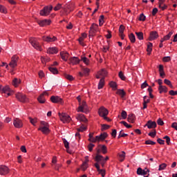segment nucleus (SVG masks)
Returning <instances> with one entry per match:
<instances>
[{
	"instance_id": "48",
	"label": "nucleus",
	"mask_w": 177,
	"mask_h": 177,
	"mask_svg": "<svg viewBox=\"0 0 177 177\" xmlns=\"http://www.w3.org/2000/svg\"><path fill=\"white\" fill-rule=\"evenodd\" d=\"M167 168V164L162 163L159 166L158 171H162V169H165Z\"/></svg>"
},
{
	"instance_id": "12",
	"label": "nucleus",
	"mask_w": 177,
	"mask_h": 177,
	"mask_svg": "<svg viewBox=\"0 0 177 177\" xmlns=\"http://www.w3.org/2000/svg\"><path fill=\"white\" fill-rule=\"evenodd\" d=\"M13 125L15 128H22L23 127V122L21 121V120L16 118L14 119L13 120Z\"/></svg>"
},
{
	"instance_id": "35",
	"label": "nucleus",
	"mask_w": 177,
	"mask_h": 177,
	"mask_svg": "<svg viewBox=\"0 0 177 177\" xmlns=\"http://www.w3.org/2000/svg\"><path fill=\"white\" fill-rule=\"evenodd\" d=\"M136 35L137 36V38L140 41H142V39H143V32H136Z\"/></svg>"
},
{
	"instance_id": "46",
	"label": "nucleus",
	"mask_w": 177,
	"mask_h": 177,
	"mask_svg": "<svg viewBox=\"0 0 177 177\" xmlns=\"http://www.w3.org/2000/svg\"><path fill=\"white\" fill-rule=\"evenodd\" d=\"M29 121L32 125H35V124H37V118H29Z\"/></svg>"
},
{
	"instance_id": "8",
	"label": "nucleus",
	"mask_w": 177,
	"mask_h": 177,
	"mask_svg": "<svg viewBox=\"0 0 177 177\" xmlns=\"http://www.w3.org/2000/svg\"><path fill=\"white\" fill-rule=\"evenodd\" d=\"M17 62H19V57L17 55H14L11 58V62L9 63L10 67L15 68L17 66Z\"/></svg>"
},
{
	"instance_id": "51",
	"label": "nucleus",
	"mask_w": 177,
	"mask_h": 177,
	"mask_svg": "<svg viewBox=\"0 0 177 177\" xmlns=\"http://www.w3.org/2000/svg\"><path fill=\"white\" fill-rule=\"evenodd\" d=\"M120 124H123V125H124V127H126V128H128V129L132 128V126H131V124H128L127 122H125V121H122V122H120Z\"/></svg>"
},
{
	"instance_id": "7",
	"label": "nucleus",
	"mask_w": 177,
	"mask_h": 177,
	"mask_svg": "<svg viewBox=\"0 0 177 177\" xmlns=\"http://www.w3.org/2000/svg\"><path fill=\"white\" fill-rule=\"evenodd\" d=\"M150 171L145 168V169H142V168L139 167L137 169V175H143L144 177H149V174Z\"/></svg>"
},
{
	"instance_id": "50",
	"label": "nucleus",
	"mask_w": 177,
	"mask_h": 177,
	"mask_svg": "<svg viewBox=\"0 0 177 177\" xmlns=\"http://www.w3.org/2000/svg\"><path fill=\"white\" fill-rule=\"evenodd\" d=\"M63 9V6H62V4L58 3L55 8H54V10L57 11V10H60V9Z\"/></svg>"
},
{
	"instance_id": "1",
	"label": "nucleus",
	"mask_w": 177,
	"mask_h": 177,
	"mask_svg": "<svg viewBox=\"0 0 177 177\" xmlns=\"http://www.w3.org/2000/svg\"><path fill=\"white\" fill-rule=\"evenodd\" d=\"M29 42L35 49H37V50H42V47H41L39 42L37 41V39L32 37L29 39Z\"/></svg>"
},
{
	"instance_id": "33",
	"label": "nucleus",
	"mask_w": 177,
	"mask_h": 177,
	"mask_svg": "<svg viewBox=\"0 0 177 177\" xmlns=\"http://www.w3.org/2000/svg\"><path fill=\"white\" fill-rule=\"evenodd\" d=\"M104 86V77H102L98 84V89H102Z\"/></svg>"
},
{
	"instance_id": "57",
	"label": "nucleus",
	"mask_w": 177,
	"mask_h": 177,
	"mask_svg": "<svg viewBox=\"0 0 177 177\" xmlns=\"http://www.w3.org/2000/svg\"><path fill=\"white\" fill-rule=\"evenodd\" d=\"M93 147H95V145L93 144V143H90V144L88 145V151H92V150H93Z\"/></svg>"
},
{
	"instance_id": "15",
	"label": "nucleus",
	"mask_w": 177,
	"mask_h": 177,
	"mask_svg": "<svg viewBox=\"0 0 177 177\" xmlns=\"http://www.w3.org/2000/svg\"><path fill=\"white\" fill-rule=\"evenodd\" d=\"M9 174V168L5 165L0 166V175H8Z\"/></svg>"
},
{
	"instance_id": "60",
	"label": "nucleus",
	"mask_w": 177,
	"mask_h": 177,
	"mask_svg": "<svg viewBox=\"0 0 177 177\" xmlns=\"http://www.w3.org/2000/svg\"><path fill=\"white\" fill-rule=\"evenodd\" d=\"M78 132H84V131H86V127L84 126L80 127L79 129H77Z\"/></svg>"
},
{
	"instance_id": "30",
	"label": "nucleus",
	"mask_w": 177,
	"mask_h": 177,
	"mask_svg": "<svg viewBox=\"0 0 177 177\" xmlns=\"http://www.w3.org/2000/svg\"><path fill=\"white\" fill-rule=\"evenodd\" d=\"M129 38L131 44H135V42L136 41V37H135V35H133V33H131L129 35Z\"/></svg>"
},
{
	"instance_id": "34",
	"label": "nucleus",
	"mask_w": 177,
	"mask_h": 177,
	"mask_svg": "<svg viewBox=\"0 0 177 177\" xmlns=\"http://www.w3.org/2000/svg\"><path fill=\"white\" fill-rule=\"evenodd\" d=\"M88 142H91L92 143H96V142L99 141V136H95V138L93 137L91 138H88Z\"/></svg>"
},
{
	"instance_id": "11",
	"label": "nucleus",
	"mask_w": 177,
	"mask_h": 177,
	"mask_svg": "<svg viewBox=\"0 0 177 177\" xmlns=\"http://www.w3.org/2000/svg\"><path fill=\"white\" fill-rule=\"evenodd\" d=\"M95 160L97 162H100L102 167H104V164H106V160H104V158L103 157V156L100 154H96Z\"/></svg>"
},
{
	"instance_id": "20",
	"label": "nucleus",
	"mask_w": 177,
	"mask_h": 177,
	"mask_svg": "<svg viewBox=\"0 0 177 177\" xmlns=\"http://www.w3.org/2000/svg\"><path fill=\"white\" fill-rule=\"evenodd\" d=\"M158 37V33L156 31H152L150 32L149 41H154V39H157Z\"/></svg>"
},
{
	"instance_id": "59",
	"label": "nucleus",
	"mask_w": 177,
	"mask_h": 177,
	"mask_svg": "<svg viewBox=\"0 0 177 177\" xmlns=\"http://www.w3.org/2000/svg\"><path fill=\"white\" fill-rule=\"evenodd\" d=\"M0 12L1 13H6V8L2 5H0Z\"/></svg>"
},
{
	"instance_id": "41",
	"label": "nucleus",
	"mask_w": 177,
	"mask_h": 177,
	"mask_svg": "<svg viewBox=\"0 0 177 177\" xmlns=\"http://www.w3.org/2000/svg\"><path fill=\"white\" fill-rule=\"evenodd\" d=\"M71 6L68 4H66L64 7H62L63 10H64V12H68V10H70V12H71V10L70 9Z\"/></svg>"
},
{
	"instance_id": "40",
	"label": "nucleus",
	"mask_w": 177,
	"mask_h": 177,
	"mask_svg": "<svg viewBox=\"0 0 177 177\" xmlns=\"http://www.w3.org/2000/svg\"><path fill=\"white\" fill-rule=\"evenodd\" d=\"M118 75L120 80H122V81H125L127 77H125V75H124V73H122V71L119 72Z\"/></svg>"
},
{
	"instance_id": "18",
	"label": "nucleus",
	"mask_w": 177,
	"mask_h": 177,
	"mask_svg": "<svg viewBox=\"0 0 177 177\" xmlns=\"http://www.w3.org/2000/svg\"><path fill=\"white\" fill-rule=\"evenodd\" d=\"M80 62H81V60L77 57H73L68 60L69 64H73V66L80 64Z\"/></svg>"
},
{
	"instance_id": "17",
	"label": "nucleus",
	"mask_w": 177,
	"mask_h": 177,
	"mask_svg": "<svg viewBox=\"0 0 177 177\" xmlns=\"http://www.w3.org/2000/svg\"><path fill=\"white\" fill-rule=\"evenodd\" d=\"M145 127H147L149 129H153V128L157 127V123L156 122H153L151 120H149Z\"/></svg>"
},
{
	"instance_id": "64",
	"label": "nucleus",
	"mask_w": 177,
	"mask_h": 177,
	"mask_svg": "<svg viewBox=\"0 0 177 177\" xmlns=\"http://www.w3.org/2000/svg\"><path fill=\"white\" fill-rule=\"evenodd\" d=\"M162 61L165 62H171V57H163Z\"/></svg>"
},
{
	"instance_id": "62",
	"label": "nucleus",
	"mask_w": 177,
	"mask_h": 177,
	"mask_svg": "<svg viewBox=\"0 0 177 177\" xmlns=\"http://www.w3.org/2000/svg\"><path fill=\"white\" fill-rule=\"evenodd\" d=\"M145 145H156V142L148 140L145 141Z\"/></svg>"
},
{
	"instance_id": "36",
	"label": "nucleus",
	"mask_w": 177,
	"mask_h": 177,
	"mask_svg": "<svg viewBox=\"0 0 177 177\" xmlns=\"http://www.w3.org/2000/svg\"><path fill=\"white\" fill-rule=\"evenodd\" d=\"M48 70L50 71V73H52L53 74H57V73H59V71H57V68L53 67V66H50L48 68Z\"/></svg>"
},
{
	"instance_id": "55",
	"label": "nucleus",
	"mask_w": 177,
	"mask_h": 177,
	"mask_svg": "<svg viewBox=\"0 0 177 177\" xmlns=\"http://www.w3.org/2000/svg\"><path fill=\"white\" fill-rule=\"evenodd\" d=\"M125 30V27L123 25H120L119 28V32L120 34H124V30Z\"/></svg>"
},
{
	"instance_id": "49",
	"label": "nucleus",
	"mask_w": 177,
	"mask_h": 177,
	"mask_svg": "<svg viewBox=\"0 0 177 177\" xmlns=\"http://www.w3.org/2000/svg\"><path fill=\"white\" fill-rule=\"evenodd\" d=\"M65 78H66V80H68V81H73L74 80L73 75L68 74L65 75Z\"/></svg>"
},
{
	"instance_id": "13",
	"label": "nucleus",
	"mask_w": 177,
	"mask_h": 177,
	"mask_svg": "<svg viewBox=\"0 0 177 177\" xmlns=\"http://www.w3.org/2000/svg\"><path fill=\"white\" fill-rule=\"evenodd\" d=\"M52 23V21L50 19H44V20H40L37 21V24L40 27H45V26H49Z\"/></svg>"
},
{
	"instance_id": "37",
	"label": "nucleus",
	"mask_w": 177,
	"mask_h": 177,
	"mask_svg": "<svg viewBox=\"0 0 177 177\" xmlns=\"http://www.w3.org/2000/svg\"><path fill=\"white\" fill-rule=\"evenodd\" d=\"M19 84H20V80L19 79H17V78H15L13 80H12V85L15 87L18 86H19Z\"/></svg>"
},
{
	"instance_id": "19",
	"label": "nucleus",
	"mask_w": 177,
	"mask_h": 177,
	"mask_svg": "<svg viewBox=\"0 0 177 177\" xmlns=\"http://www.w3.org/2000/svg\"><path fill=\"white\" fill-rule=\"evenodd\" d=\"M43 41H45L46 42H55L57 38L56 37L53 36V37L50 36L45 37L44 36L42 37Z\"/></svg>"
},
{
	"instance_id": "53",
	"label": "nucleus",
	"mask_w": 177,
	"mask_h": 177,
	"mask_svg": "<svg viewBox=\"0 0 177 177\" xmlns=\"http://www.w3.org/2000/svg\"><path fill=\"white\" fill-rule=\"evenodd\" d=\"M98 172L100 175H102V177L106 176V170L104 169H100L98 170Z\"/></svg>"
},
{
	"instance_id": "3",
	"label": "nucleus",
	"mask_w": 177,
	"mask_h": 177,
	"mask_svg": "<svg viewBox=\"0 0 177 177\" xmlns=\"http://www.w3.org/2000/svg\"><path fill=\"white\" fill-rule=\"evenodd\" d=\"M16 97L17 100L21 103H27V102H28V98H27V96L21 93H17L16 94Z\"/></svg>"
},
{
	"instance_id": "52",
	"label": "nucleus",
	"mask_w": 177,
	"mask_h": 177,
	"mask_svg": "<svg viewBox=\"0 0 177 177\" xmlns=\"http://www.w3.org/2000/svg\"><path fill=\"white\" fill-rule=\"evenodd\" d=\"M101 150L103 154H106L107 153V147H106V145H102L101 147Z\"/></svg>"
},
{
	"instance_id": "42",
	"label": "nucleus",
	"mask_w": 177,
	"mask_h": 177,
	"mask_svg": "<svg viewBox=\"0 0 177 177\" xmlns=\"http://www.w3.org/2000/svg\"><path fill=\"white\" fill-rule=\"evenodd\" d=\"M172 34H174V32H169L168 33V35H167L166 36H165L163 38L165 41H168V39H169V38H171V37H172Z\"/></svg>"
},
{
	"instance_id": "21",
	"label": "nucleus",
	"mask_w": 177,
	"mask_h": 177,
	"mask_svg": "<svg viewBox=\"0 0 177 177\" xmlns=\"http://www.w3.org/2000/svg\"><path fill=\"white\" fill-rule=\"evenodd\" d=\"M60 56L61 58L62 59V60H64V62H67V60L68 59V57L70 56V54H68V53L67 52H61L60 53Z\"/></svg>"
},
{
	"instance_id": "61",
	"label": "nucleus",
	"mask_w": 177,
	"mask_h": 177,
	"mask_svg": "<svg viewBox=\"0 0 177 177\" xmlns=\"http://www.w3.org/2000/svg\"><path fill=\"white\" fill-rule=\"evenodd\" d=\"M148 135H149V136H151V138H155L156 135H157V133L156 132V130H154V131L150 132Z\"/></svg>"
},
{
	"instance_id": "58",
	"label": "nucleus",
	"mask_w": 177,
	"mask_h": 177,
	"mask_svg": "<svg viewBox=\"0 0 177 177\" xmlns=\"http://www.w3.org/2000/svg\"><path fill=\"white\" fill-rule=\"evenodd\" d=\"M84 37H80V38H79V39H78V41H79V44H80V45H82V46H84V45H85L84 44Z\"/></svg>"
},
{
	"instance_id": "47",
	"label": "nucleus",
	"mask_w": 177,
	"mask_h": 177,
	"mask_svg": "<svg viewBox=\"0 0 177 177\" xmlns=\"http://www.w3.org/2000/svg\"><path fill=\"white\" fill-rule=\"evenodd\" d=\"M87 168H88V163L86 162H84L82 165V169L83 171H86Z\"/></svg>"
},
{
	"instance_id": "14",
	"label": "nucleus",
	"mask_w": 177,
	"mask_h": 177,
	"mask_svg": "<svg viewBox=\"0 0 177 177\" xmlns=\"http://www.w3.org/2000/svg\"><path fill=\"white\" fill-rule=\"evenodd\" d=\"M45 96H49V93H48V91H44L42 94L39 95V97L37 98L38 102L40 103H45Z\"/></svg>"
},
{
	"instance_id": "6",
	"label": "nucleus",
	"mask_w": 177,
	"mask_h": 177,
	"mask_svg": "<svg viewBox=\"0 0 177 177\" xmlns=\"http://www.w3.org/2000/svg\"><path fill=\"white\" fill-rule=\"evenodd\" d=\"M86 102L83 101L79 104V107L77 108V111L80 113H85L86 114L88 113V111H85L86 109Z\"/></svg>"
},
{
	"instance_id": "32",
	"label": "nucleus",
	"mask_w": 177,
	"mask_h": 177,
	"mask_svg": "<svg viewBox=\"0 0 177 177\" xmlns=\"http://www.w3.org/2000/svg\"><path fill=\"white\" fill-rule=\"evenodd\" d=\"M109 85H110L111 88H112L113 91H117L118 85L115 82H111L109 83Z\"/></svg>"
},
{
	"instance_id": "10",
	"label": "nucleus",
	"mask_w": 177,
	"mask_h": 177,
	"mask_svg": "<svg viewBox=\"0 0 177 177\" xmlns=\"http://www.w3.org/2000/svg\"><path fill=\"white\" fill-rule=\"evenodd\" d=\"M98 114L100 117L104 118L109 115V110H107L104 106H101L99 109Z\"/></svg>"
},
{
	"instance_id": "9",
	"label": "nucleus",
	"mask_w": 177,
	"mask_h": 177,
	"mask_svg": "<svg viewBox=\"0 0 177 177\" xmlns=\"http://www.w3.org/2000/svg\"><path fill=\"white\" fill-rule=\"evenodd\" d=\"M97 28H99V26L95 24H93L90 28L89 37H94L97 31Z\"/></svg>"
},
{
	"instance_id": "4",
	"label": "nucleus",
	"mask_w": 177,
	"mask_h": 177,
	"mask_svg": "<svg viewBox=\"0 0 177 177\" xmlns=\"http://www.w3.org/2000/svg\"><path fill=\"white\" fill-rule=\"evenodd\" d=\"M53 9V7L52 6L48 8V6H46L44 8V9L40 10V15L41 16H48V15L52 12V10Z\"/></svg>"
},
{
	"instance_id": "5",
	"label": "nucleus",
	"mask_w": 177,
	"mask_h": 177,
	"mask_svg": "<svg viewBox=\"0 0 177 177\" xmlns=\"http://www.w3.org/2000/svg\"><path fill=\"white\" fill-rule=\"evenodd\" d=\"M11 91H12L9 86H6L5 87H2V85L0 84V92L4 93L6 95V97L10 96Z\"/></svg>"
},
{
	"instance_id": "24",
	"label": "nucleus",
	"mask_w": 177,
	"mask_h": 177,
	"mask_svg": "<svg viewBox=\"0 0 177 177\" xmlns=\"http://www.w3.org/2000/svg\"><path fill=\"white\" fill-rule=\"evenodd\" d=\"M77 118L79 121H82V122H88V119L83 114H78Z\"/></svg>"
},
{
	"instance_id": "31",
	"label": "nucleus",
	"mask_w": 177,
	"mask_h": 177,
	"mask_svg": "<svg viewBox=\"0 0 177 177\" xmlns=\"http://www.w3.org/2000/svg\"><path fill=\"white\" fill-rule=\"evenodd\" d=\"M81 61L86 66H89L90 61L86 57H81Z\"/></svg>"
},
{
	"instance_id": "54",
	"label": "nucleus",
	"mask_w": 177,
	"mask_h": 177,
	"mask_svg": "<svg viewBox=\"0 0 177 177\" xmlns=\"http://www.w3.org/2000/svg\"><path fill=\"white\" fill-rule=\"evenodd\" d=\"M139 20L140 21H145V20H146V16H145V14H140Z\"/></svg>"
},
{
	"instance_id": "43",
	"label": "nucleus",
	"mask_w": 177,
	"mask_h": 177,
	"mask_svg": "<svg viewBox=\"0 0 177 177\" xmlns=\"http://www.w3.org/2000/svg\"><path fill=\"white\" fill-rule=\"evenodd\" d=\"M165 84H166V85H168L169 86H170V88H174V86H172V83H171V81H169V80L168 79H165L164 80Z\"/></svg>"
},
{
	"instance_id": "29",
	"label": "nucleus",
	"mask_w": 177,
	"mask_h": 177,
	"mask_svg": "<svg viewBox=\"0 0 177 177\" xmlns=\"http://www.w3.org/2000/svg\"><path fill=\"white\" fill-rule=\"evenodd\" d=\"M98 74L99 75H100V77H102V78H104V77L107 75V71L104 69H102L100 71L98 72Z\"/></svg>"
},
{
	"instance_id": "28",
	"label": "nucleus",
	"mask_w": 177,
	"mask_h": 177,
	"mask_svg": "<svg viewBox=\"0 0 177 177\" xmlns=\"http://www.w3.org/2000/svg\"><path fill=\"white\" fill-rule=\"evenodd\" d=\"M151 50H153V43L149 42L147 48V51L148 52L147 55H151Z\"/></svg>"
},
{
	"instance_id": "45",
	"label": "nucleus",
	"mask_w": 177,
	"mask_h": 177,
	"mask_svg": "<svg viewBox=\"0 0 177 177\" xmlns=\"http://www.w3.org/2000/svg\"><path fill=\"white\" fill-rule=\"evenodd\" d=\"M104 20V15H100V19H99V23H100V26H103V23Z\"/></svg>"
},
{
	"instance_id": "22",
	"label": "nucleus",
	"mask_w": 177,
	"mask_h": 177,
	"mask_svg": "<svg viewBox=\"0 0 177 177\" xmlns=\"http://www.w3.org/2000/svg\"><path fill=\"white\" fill-rule=\"evenodd\" d=\"M136 118V116L133 113H131L128 115L127 120L129 122H131V124H133L135 122V120Z\"/></svg>"
},
{
	"instance_id": "44",
	"label": "nucleus",
	"mask_w": 177,
	"mask_h": 177,
	"mask_svg": "<svg viewBox=\"0 0 177 177\" xmlns=\"http://www.w3.org/2000/svg\"><path fill=\"white\" fill-rule=\"evenodd\" d=\"M127 116H128V114L127 113V111H122L121 117L122 118V119L126 120Z\"/></svg>"
},
{
	"instance_id": "39",
	"label": "nucleus",
	"mask_w": 177,
	"mask_h": 177,
	"mask_svg": "<svg viewBox=\"0 0 177 177\" xmlns=\"http://www.w3.org/2000/svg\"><path fill=\"white\" fill-rule=\"evenodd\" d=\"M120 161L122 162L125 159V151H122L120 154H119Z\"/></svg>"
},
{
	"instance_id": "38",
	"label": "nucleus",
	"mask_w": 177,
	"mask_h": 177,
	"mask_svg": "<svg viewBox=\"0 0 177 177\" xmlns=\"http://www.w3.org/2000/svg\"><path fill=\"white\" fill-rule=\"evenodd\" d=\"M116 93L117 95H120L121 97H124V96H125V91H124V90L118 89Z\"/></svg>"
},
{
	"instance_id": "26",
	"label": "nucleus",
	"mask_w": 177,
	"mask_h": 177,
	"mask_svg": "<svg viewBox=\"0 0 177 177\" xmlns=\"http://www.w3.org/2000/svg\"><path fill=\"white\" fill-rule=\"evenodd\" d=\"M158 91L159 93H162V92L167 93V92H168V88H167L165 86H159Z\"/></svg>"
},
{
	"instance_id": "27",
	"label": "nucleus",
	"mask_w": 177,
	"mask_h": 177,
	"mask_svg": "<svg viewBox=\"0 0 177 177\" xmlns=\"http://www.w3.org/2000/svg\"><path fill=\"white\" fill-rule=\"evenodd\" d=\"M98 136V140L99 142H100V140H104V139H106V138H107L109 136V134H107V133H101L100 136Z\"/></svg>"
},
{
	"instance_id": "23",
	"label": "nucleus",
	"mask_w": 177,
	"mask_h": 177,
	"mask_svg": "<svg viewBox=\"0 0 177 177\" xmlns=\"http://www.w3.org/2000/svg\"><path fill=\"white\" fill-rule=\"evenodd\" d=\"M47 53H49L50 55H55V53H57V48L51 47L48 48Z\"/></svg>"
},
{
	"instance_id": "63",
	"label": "nucleus",
	"mask_w": 177,
	"mask_h": 177,
	"mask_svg": "<svg viewBox=\"0 0 177 177\" xmlns=\"http://www.w3.org/2000/svg\"><path fill=\"white\" fill-rule=\"evenodd\" d=\"M157 124H158V125L162 126V125H164V121H162V120L161 118H159L157 120Z\"/></svg>"
},
{
	"instance_id": "16",
	"label": "nucleus",
	"mask_w": 177,
	"mask_h": 177,
	"mask_svg": "<svg viewBox=\"0 0 177 177\" xmlns=\"http://www.w3.org/2000/svg\"><path fill=\"white\" fill-rule=\"evenodd\" d=\"M50 100L53 103H59V104H63V100L58 96H51Z\"/></svg>"
},
{
	"instance_id": "2",
	"label": "nucleus",
	"mask_w": 177,
	"mask_h": 177,
	"mask_svg": "<svg viewBox=\"0 0 177 177\" xmlns=\"http://www.w3.org/2000/svg\"><path fill=\"white\" fill-rule=\"evenodd\" d=\"M58 114H59L60 120L62 122H64V124L70 122V121H71V118L68 114L64 113H59Z\"/></svg>"
},
{
	"instance_id": "25",
	"label": "nucleus",
	"mask_w": 177,
	"mask_h": 177,
	"mask_svg": "<svg viewBox=\"0 0 177 177\" xmlns=\"http://www.w3.org/2000/svg\"><path fill=\"white\" fill-rule=\"evenodd\" d=\"M39 131H41L43 133H49L50 132V130H49L48 127H41L39 128Z\"/></svg>"
},
{
	"instance_id": "56",
	"label": "nucleus",
	"mask_w": 177,
	"mask_h": 177,
	"mask_svg": "<svg viewBox=\"0 0 177 177\" xmlns=\"http://www.w3.org/2000/svg\"><path fill=\"white\" fill-rule=\"evenodd\" d=\"M64 145L66 149L69 148V143L68 142L66 138L63 139Z\"/></svg>"
}]
</instances>
